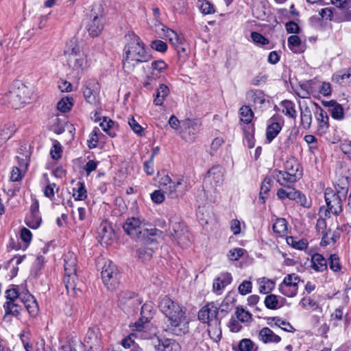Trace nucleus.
<instances>
[{
    "label": "nucleus",
    "instance_id": "obj_1",
    "mask_svg": "<svg viewBox=\"0 0 351 351\" xmlns=\"http://www.w3.org/2000/svg\"><path fill=\"white\" fill-rule=\"evenodd\" d=\"M160 311L167 319L165 330L173 335L182 336L189 330L186 308L170 298L165 296L159 303Z\"/></svg>",
    "mask_w": 351,
    "mask_h": 351
},
{
    "label": "nucleus",
    "instance_id": "obj_2",
    "mask_svg": "<svg viewBox=\"0 0 351 351\" xmlns=\"http://www.w3.org/2000/svg\"><path fill=\"white\" fill-rule=\"evenodd\" d=\"M125 38L127 43L124 47L123 66L125 71L130 73L137 64L148 62L151 56L145 50L141 39L134 32H129Z\"/></svg>",
    "mask_w": 351,
    "mask_h": 351
},
{
    "label": "nucleus",
    "instance_id": "obj_3",
    "mask_svg": "<svg viewBox=\"0 0 351 351\" xmlns=\"http://www.w3.org/2000/svg\"><path fill=\"white\" fill-rule=\"evenodd\" d=\"M64 57L72 74L79 78L90 66L86 56L75 41L70 40L66 43Z\"/></svg>",
    "mask_w": 351,
    "mask_h": 351
},
{
    "label": "nucleus",
    "instance_id": "obj_4",
    "mask_svg": "<svg viewBox=\"0 0 351 351\" xmlns=\"http://www.w3.org/2000/svg\"><path fill=\"white\" fill-rule=\"evenodd\" d=\"M6 301L20 302L25 307L31 317H36L39 311L38 304L34 295L25 291H20L18 288L7 289L5 293Z\"/></svg>",
    "mask_w": 351,
    "mask_h": 351
},
{
    "label": "nucleus",
    "instance_id": "obj_5",
    "mask_svg": "<svg viewBox=\"0 0 351 351\" xmlns=\"http://www.w3.org/2000/svg\"><path fill=\"white\" fill-rule=\"evenodd\" d=\"M125 232L135 239H143L148 235H156L157 230L145 227L144 220L140 217H130L123 224Z\"/></svg>",
    "mask_w": 351,
    "mask_h": 351
},
{
    "label": "nucleus",
    "instance_id": "obj_6",
    "mask_svg": "<svg viewBox=\"0 0 351 351\" xmlns=\"http://www.w3.org/2000/svg\"><path fill=\"white\" fill-rule=\"evenodd\" d=\"M64 283L68 293H69L70 290L75 291L76 289L77 281L78 280L76 274L77 258L75 254L72 252H69L64 256Z\"/></svg>",
    "mask_w": 351,
    "mask_h": 351
},
{
    "label": "nucleus",
    "instance_id": "obj_7",
    "mask_svg": "<svg viewBox=\"0 0 351 351\" xmlns=\"http://www.w3.org/2000/svg\"><path fill=\"white\" fill-rule=\"evenodd\" d=\"M104 9L101 3L93 5L86 23L87 31L92 37L98 36L104 29Z\"/></svg>",
    "mask_w": 351,
    "mask_h": 351
},
{
    "label": "nucleus",
    "instance_id": "obj_8",
    "mask_svg": "<svg viewBox=\"0 0 351 351\" xmlns=\"http://www.w3.org/2000/svg\"><path fill=\"white\" fill-rule=\"evenodd\" d=\"M101 277L108 290L114 291L119 287L121 274L117 266L111 261L105 262L101 271Z\"/></svg>",
    "mask_w": 351,
    "mask_h": 351
},
{
    "label": "nucleus",
    "instance_id": "obj_9",
    "mask_svg": "<svg viewBox=\"0 0 351 351\" xmlns=\"http://www.w3.org/2000/svg\"><path fill=\"white\" fill-rule=\"evenodd\" d=\"M347 190L342 189L341 191L335 192L331 189H326L324 193L325 201L328 211L338 216L343 211V202L345 201Z\"/></svg>",
    "mask_w": 351,
    "mask_h": 351
},
{
    "label": "nucleus",
    "instance_id": "obj_10",
    "mask_svg": "<svg viewBox=\"0 0 351 351\" xmlns=\"http://www.w3.org/2000/svg\"><path fill=\"white\" fill-rule=\"evenodd\" d=\"M31 92L27 86L20 84L17 87H14L5 97L12 108H19L24 104L28 103L30 99Z\"/></svg>",
    "mask_w": 351,
    "mask_h": 351
},
{
    "label": "nucleus",
    "instance_id": "obj_11",
    "mask_svg": "<svg viewBox=\"0 0 351 351\" xmlns=\"http://www.w3.org/2000/svg\"><path fill=\"white\" fill-rule=\"evenodd\" d=\"M153 311L154 306L152 303L144 304L141 307V317L140 320L132 326V330L138 332L141 338L147 339L149 337V335L145 330L147 328L148 322L152 317Z\"/></svg>",
    "mask_w": 351,
    "mask_h": 351
},
{
    "label": "nucleus",
    "instance_id": "obj_12",
    "mask_svg": "<svg viewBox=\"0 0 351 351\" xmlns=\"http://www.w3.org/2000/svg\"><path fill=\"white\" fill-rule=\"evenodd\" d=\"M201 122L198 119H186L181 122V138L186 142H193L197 137L201 127Z\"/></svg>",
    "mask_w": 351,
    "mask_h": 351
},
{
    "label": "nucleus",
    "instance_id": "obj_13",
    "mask_svg": "<svg viewBox=\"0 0 351 351\" xmlns=\"http://www.w3.org/2000/svg\"><path fill=\"white\" fill-rule=\"evenodd\" d=\"M220 306L218 303L211 302L204 305L198 312V319L203 323L217 324L221 321L218 317Z\"/></svg>",
    "mask_w": 351,
    "mask_h": 351
},
{
    "label": "nucleus",
    "instance_id": "obj_14",
    "mask_svg": "<svg viewBox=\"0 0 351 351\" xmlns=\"http://www.w3.org/2000/svg\"><path fill=\"white\" fill-rule=\"evenodd\" d=\"M300 278L295 274L287 275L279 285V291L284 295L293 298L298 293Z\"/></svg>",
    "mask_w": 351,
    "mask_h": 351
},
{
    "label": "nucleus",
    "instance_id": "obj_15",
    "mask_svg": "<svg viewBox=\"0 0 351 351\" xmlns=\"http://www.w3.org/2000/svg\"><path fill=\"white\" fill-rule=\"evenodd\" d=\"M223 180V169L217 165L213 167L207 173L204 180V184L214 189L222 184Z\"/></svg>",
    "mask_w": 351,
    "mask_h": 351
},
{
    "label": "nucleus",
    "instance_id": "obj_16",
    "mask_svg": "<svg viewBox=\"0 0 351 351\" xmlns=\"http://www.w3.org/2000/svg\"><path fill=\"white\" fill-rule=\"evenodd\" d=\"M171 230H170V237L176 240L179 245L182 247L189 245L190 241L189 236L184 228V225L180 222L171 223Z\"/></svg>",
    "mask_w": 351,
    "mask_h": 351
},
{
    "label": "nucleus",
    "instance_id": "obj_17",
    "mask_svg": "<svg viewBox=\"0 0 351 351\" xmlns=\"http://www.w3.org/2000/svg\"><path fill=\"white\" fill-rule=\"evenodd\" d=\"M141 303L138 296L130 291H122L118 297V304L123 310L136 308Z\"/></svg>",
    "mask_w": 351,
    "mask_h": 351
},
{
    "label": "nucleus",
    "instance_id": "obj_18",
    "mask_svg": "<svg viewBox=\"0 0 351 351\" xmlns=\"http://www.w3.org/2000/svg\"><path fill=\"white\" fill-rule=\"evenodd\" d=\"M266 95L261 90H251L247 93V99L254 104L255 108H263L269 106V101L266 99Z\"/></svg>",
    "mask_w": 351,
    "mask_h": 351
},
{
    "label": "nucleus",
    "instance_id": "obj_19",
    "mask_svg": "<svg viewBox=\"0 0 351 351\" xmlns=\"http://www.w3.org/2000/svg\"><path fill=\"white\" fill-rule=\"evenodd\" d=\"M283 121L279 119L277 117L274 116L269 119L266 130V138L269 143H271L280 133Z\"/></svg>",
    "mask_w": 351,
    "mask_h": 351
},
{
    "label": "nucleus",
    "instance_id": "obj_20",
    "mask_svg": "<svg viewBox=\"0 0 351 351\" xmlns=\"http://www.w3.org/2000/svg\"><path fill=\"white\" fill-rule=\"evenodd\" d=\"M258 339L263 343H278L281 341V337L276 334L268 327H263L260 330Z\"/></svg>",
    "mask_w": 351,
    "mask_h": 351
},
{
    "label": "nucleus",
    "instance_id": "obj_21",
    "mask_svg": "<svg viewBox=\"0 0 351 351\" xmlns=\"http://www.w3.org/2000/svg\"><path fill=\"white\" fill-rule=\"evenodd\" d=\"M22 304L20 302L5 301L3 306L5 313L3 319L6 320L9 316L18 317L23 310Z\"/></svg>",
    "mask_w": 351,
    "mask_h": 351
},
{
    "label": "nucleus",
    "instance_id": "obj_22",
    "mask_svg": "<svg viewBox=\"0 0 351 351\" xmlns=\"http://www.w3.org/2000/svg\"><path fill=\"white\" fill-rule=\"evenodd\" d=\"M285 171L291 176V179L299 180L302 176V169L298 162L294 158L289 159L285 164Z\"/></svg>",
    "mask_w": 351,
    "mask_h": 351
},
{
    "label": "nucleus",
    "instance_id": "obj_23",
    "mask_svg": "<svg viewBox=\"0 0 351 351\" xmlns=\"http://www.w3.org/2000/svg\"><path fill=\"white\" fill-rule=\"evenodd\" d=\"M272 176L280 185L288 189H290V186H292L298 180L289 179L291 176L285 170L274 169L272 172Z\"/></svg>",
    "mask_w": 351,
    "mask_h": 351
},
{
    "label": "nucleus",
    "instance_id": "obj_24",
    "mask_svg": "<svg viewBox=\"0 0 351 351\" xmlns=\"http://www.w3.org/2000/svg\"><path fill=\"white\" fill-rule=\"evenodd\" d=\"M157 351H180V344L172 339H158V343L155 344Z\"/></svg>",
    "mask_w": 351,
    "mask_h": 351
},
{
    "label": "nucleus",
    "instance_id": "obj_25",
    "mask_svg": "<svg viewBox=\"0 0 351 351\" xmlns=\"http://www.w3.org/2000/svg\"><path fill=\"white\" fill-rule=\"evenodd\" d=\"M312 269L317 272H323L328 269V261L321 254H314L311 256Z\"/></svg>",
    "mask_w": 351,
    "mask_h": 351
},
{
    "label": "nucleus",
    "instance_id": "obj_26",
    "mask_svg": "<svg viewBox=\"0 0 351 351\" xmlns=\"http://www.w3.org/2000/svg\"><path fill=\"white\" fill-rule=\"evenodd\" d=\"M232 275L228 273H223L213 282V288L214 291H220L232 282Z\"/></svg>",
    "mask_w": 351,
    "mask_h": 351
},
{
    "label": "nucleus",
    "instance_id": "obj_27",
    "mask_svg": "<svg viewBox=\"0 0 351 351\" xmlns=\"http://www.w3.org/2000/svg\"><path fill=\"white\" fill-rule=\"evenodd\" d=\"M162 31L163 32V36L168 40L174 47H178L179 45L182 44L183 39L173 30L163 27Z\"/></svg>",
    "mask_w": 351,
    "mask_h": 351
},
{
    "label": "nucleus",
    "instance_id": "obj_28",
    "mask_svg": "<svg viewBox=\"0 0 351 351\" xmlns=\"http://www.w3.org/2000/svg\"><path fill=\"white\" fill-rule=\"evenodd\" d=\"M99 234L101 238V242L106 245H109L114 237L112 228L107 224L101 226V230Z\"/></svg>",
    "mask_w": 351,
    "mask_h": 351
},
{
    "label": "nucleus",
    "instance_id": "obj_29",
    "mask_svg": "<svg viewBox=\"0 0 351 351\" xmlns=\"http://www.w3.org/2000/svg\"><path fill=\"white\" fill-rule=\"evenodd\" d=\"M183 178L178 177L164 187L162 191L171 198L177 197L176 191L178 187L182 184Z\"/></svg>",
    "mask_w": 351,
    "mask_h": 351
},
{
    "label": "nucleus",
    "instance_id": "obj_30",
    "mask_svg": "<svg viewBox=\"0 0 351 351\" xmlns=\"http://www.w3.org/2000/svg\"><path fill=\"white\" fill-rule=\"evenodd\" d=\"M169 93V89L168 86L163 84H160L156 90L155 99L154 100V104L161 106Z\"/></svg>",
    "mask_w": 351,
    "mask_h": 351
},
{
    "label": "nucleus",
    "instance_id": "obj_31",
    "mask_svg": "<svg viewBox=\"0 0 351 351\" xmlns=\"http://www.w3.org/2000/svg\"><path fill=\"white\" fill-rule=\"evenodd\" d=\"M259 285V292L263 294L270 293L275 287V282L265 277L258 280Z\"/></svg>",
    "mask_w": 351,
    "mask_h": 351
},
{
    "label": "nucleus",
    "instance_id": "obj_32",
    "mask_svg": "<svg viewBox=\"0 0 351 351\" xmlns=\"http://www.w3.org/2000/svg\"><path fill=\"white\" fill-rule=\"evenodd\" d=\"M15 125L12 123H8L3 126L0 130V145L5 143L15 132Z\"/></svg>",
    "mask_w": 351,
    "mask_h": 351
},
{
    "label": "nucleus",
    "instance_id": "obj_33",
    "mask_svg": "<svg viewBox=\"0 0 351 351\" xmlns=\"http://www.w3.org/2000/svg\"><path fill=\"white\" fill-rule=\"evenodd\" d=\"M269 320L271 322H268V324H269L271 327H273V324L271 322H274V326L280 328L282 330L289 332H295V328L290 324V323L287 322L284 320H282L281 318L278 317H274L269 318Z\"/></svg>",
    "mask_w": 351,
    "mask_h": 351
},
{
    "label": "nucleus",
    "instance_id": "obj_34",
    "mask_svg": "<svg viewBox=\"0 0 351 351\" xmlns=\"http://www.w3.org/2000/svg\"><path fill=\"white\" fill-rule=\"evenodd\" d=\"M312 122V113L311 110L306 107L301 110L300 112V125L305 129L308 130L311 128Z\"/></svg>",
    "mask_w": 351,
    "mask_h": 351
},
{
    "label": "nucleus",
    "instance_id": "obj_35",
    "mask_svg": "<svg viewBox=\"0 0 351 351\" xmlns=\"http://www.w3.org/2000/svg\"><path fill=\"white\" fill-rule=\"evenodd\" d=\"M280 104L282 108V112L283 114L290 118L295 119L297 112L295 109V104L291 101L284 100Z\"/></svg>",
    "mask_w": 351,
    "mask_h": 351
},
{
    "label": "nucleus",
    "instance_id": "obj_36",
    "mask_svg": "<svg viewBox=\"0 0 351 351\" xmlns=\"http://www.w3.org/2000/svg\"><path fill=\"white\" fill-rule=\"evenodd\" d=\"M73 196L75 200L82 201L87 197V191L83 182H78L73 189Z\"/></svg>",
    "mask_w": 351,
    "mask_h": 351
},
{
    "label": "nucleus",
    "instance_id": "obj_37",
    "mask_svg": "<svg viewBox=\"0 0 351 351\" xmlns=\"http://www.w3.org/2000/svg\"><path fill=\"white\" fill-rule=\"evenodd\" d=\"M221 321L216 323H211L208 325V332L211 339L217 342L221 338V330L220 328Z\"/></svg>",
    "mask_w": 351,
    "mask_h": 351
},
{
    "label": "nucleus",
    "instance_id": "obj_38",
    "mask_svg": "<svg viewBox=\"0 0 351 351\" xmlns=\"http://www.w3.org/2000/svg\"><path fill=\"white\" fill-rule=\"evenodd\" d=\"M25 224L32 229L38 228L42 222L40 214L29 213L25 220Z\"/></svg>",
    "mask_w": 351,
    "mask_h": 351
},
{
    "label": "nucleus",
    "instance_id": "obj_39",
    "mask_svg": "<svg viewBox=\"0 0 351 351\" xmlns=\"http://www.w3.org/2000/svg\"><path fill=\"white\" fill-rule=\"evenodd\" d=\"M235 315L239 321L243 323H250L252 320V315L245 310L243 306H237Z\"/></svg>",
    "mask_w": 351,
    "mask_h": 351
},
{
    "label": "nucleus",
    "instance_id": "obj_40",
    "mask_svg": "<svg viewBox=\"0 0 351 351\" xmlns=\"http://www.w3.org/2000/svg\"><path fill=\"white\" fill-rule=\"evenodd\" d=\"M286 241L288 245H291L295 249L302 250L307 247L308 242L306 239H298L293 237H287Z\"/></svg>",
    "mask_w": 351,
    "mask_h": 351
},
{
    "label": "nucleus",
    "instance_id": "obj_41",
    "mask_svg": "<svg viewBox=\"0 0 351 351\" xmlns=\"http://www.w3.org/2000/svg\"><path fill=\"white\" fill-rule=\"evenodd\" d=\"M154 252L153 247L143 246L138 249L137 255L142 261H147L152 258Z\"/></svg>",
    "mask_w": 351,
    "mask_h": 351
},
{
    "label": "nucleus",
    "instance_id": "obj_42",
    "mask_svg": "<svg viewBox=\"0 0 351 351\" xmlns=\"http://www.w3.org/2000/svg\"><path fill=\"white\" fill-rule=\"evenodd\" d=\"M115 123L111 119L107 120L106 117H104L103 121L100 123V126L103 130L106 132L110 137H114L117 134L114 130Z\"/></svg>",
    "mask_w": 351,
    "mask_h": 351
},
{
    "label": "nucleus",
    "instance_id": "obj_43",
    "mask_svg": "<svg viewBox=\"0 0 351 351\" xmlns=\"http://www.w3.org/2000/svg\"><path fill=\"white\" fill-rule=\"evenodd\" d=\"M240 119L242 122L245 123H249L251 122L254 113L252 109L247 106H242L240 110Z\"/></svg>",
    "mask_w": 351,
    "mask_h": 351
},
{
    "label": "nucleus",
    "instance_id": "obj_44",
    "mask_svg": "<svg viewBox=\"0 0 351 351\" xmlns=\"http://www.w3.org/2000/svg\"><path fill=\"white\" fill-rule=\"evenodd\" d=\"M73 104V98L66 97L58 102L57 108L62 112H66L71 109Z\"/></svg>",
    "mask_w": 351,
    "mask_h": 351
},
{
    "label": "nucleus",
    "instance_id": "obj_45",
    "mask_svg": "<svg viewBox=\"0 0 351 351\" xmlns=\"http://www.w3.org/2000/svg\"><path fill=\"white\" fill-rule=\"evenodd\" d=\"M273 230L278 234H285L287 230V222L283 218L277 219L273 224Z\"/></svg>",
    "mask_w": 351,
    "mask_h": 351
},
{
    "label": "nucleus",
    "instance_id": "obj_46",
    "mask_svg": "<svg viewBox=\"0 0 351 351\" xmlns=\"http://www.w3.org/2000/svg\"><path fill=\"white\" fill-rule=\"evenodd\" d=\"M301 45V39L296 35L290 36L288 38V46L294 53L300 52L299 47Z\"/></svg>",
    "mask_w": 351,
    "mask_h": 351
},
{
    "label": "nucleus",
    "instance_id": "obj_47",
    "mask_svg": "<svg viewBox=\"0 0 351 351\" xmlns=\"http://www.w3.org/2000/svg\"><path fill=\"white\" fill-rule=\"evenodd\" d=\"M100 130L95 127L89 135V138L87 140L88 145L90 149L95 148L97 146L99 142V135Z\"/></svg>",
    "mask_w": 351,
    "mask_h": 351
},
{
    "label": "nucleus",
    "instance_id": "obj_48",
    "mask_svg": "<svg viewBox=\"0 0 351 351\" xmlns=\"http://www.w3.org/2000/svg\"><path fill=\"white\" fill-rule=\"evenodd\" d=\"M330 269L334 272L340 271L341 269V264L339 256L337 254H331L328 258Z\"/></svg>",
    "mask_w": 351,
    "mask_h": 351
},
{
    "label": "nucleus",
    "instance_id": "obj_49",
    "mask_svg": "<svg viewBox=\"0 0 351 351\" xmlns=\"http://www.w3.org/2000/svg\"><path fill=\"white\" fill-rule=\"evenodd\" d=\"M173 10L179 14L186 12L188 4L186 0H172Z\"/></svg>",
    "mask_w": 351,
    "mask_h": 351
},
{
    "label": "nucleus",
    "instance_id": "obj_50",
    "mask_svg": "<svg viewBox=\"0 0 351 351\" xmlns=\"http://www.w3.org/2000/svg\"><path fill=\"white\" fill-rule=\"evenodd\" d=\"M351 76V68L346 70L339 71L332 76V80L337 83H342L345 79H348Z\"/></svg>",
    "mask_w": 351,
    "mask_h": 351
},
{
    "label": "nucleus",
    "instance_id": "obj_51",
    "mask_svg": "<svg viewBox=\"0 0 351 351\" xmlns=\"http://www.w3.org/2000/svg\"><path fill=\"white\" fill-rule=\"evenodd\" d=\"M199 8L204 14H210L215 12L213 5L206 0L199 1Z\"/></svg>",
    "mask_w": 351,
    "mask_h": 351
},
{
    "label": "nucleus",
    "instance_id": "obj_52",
    "mask_svg": "<svg viewBox=\"0 0 351 351\" xmlns=\"http://www.w3.org/2000/svg\"><path fill=\"white\" fill-rule=\"evenodd\" d=\"M306 143L308 144L311 152L314 153L318 148V141L317 138L311 134L304 136V138Z\"/></svg>",
    "mask_w": 351,
    "mask_h": 351
},
{
    "label": "nucleus",
    "instance_id": "obj_53",
    "mask_svg": "<svg viewBox=\"0 0 351 351\" xmlns=\"http://www.w3.org/2000/svg\"><path fill=\"white\" fill-rule=\"evenodd\" d=\"M265 306L269 309H276L278 307V300L276 295H269L265 298Z\"/></svg>",
    "mask_w": 351,
    "mask_h": 351
},
{
    "label": "nucleus",
    "instance_id": "obj_54",
    "mask_svg": "<svg viewBox=\"0 0 351 351\" xmlns=\"http://www.w3.org/2000/svg\"><path fill=\"white\" fill-rule=\"evenodd\" d=\"M252 283L250 280H244L238 287L239 293L242 295H245L252 292Z\"/></svg>",
    "mask_w": 351,
    "mask_h": 351
},
{
    "label": "nucleus",
    "instance_id": "obj_55",
    "mask_svg": "<svg viewBox=\"0 0 351 351\" xmlns=\"http://www.w3.org/2000/svg\"><path fill=\"white\" fill-rule=\"evenodd\" d=\"M271 182H272L271 178L267 177L263 180L261 186V191H260V197L262 198L263 199H265V197L263 196V195L267 194L268 192L270 191Z\"/></svg>",
    "mask_w": 351,
    "mask_h": 351
},
{
    "label": "nucleus",
    "instance_id": "obj_56",
    "mask_svg": "<svg viewBox=\"0 0 351 351\" xmlns=\"http://www.w3.org/2000/svg\"><path fill=\"white\" fill-rule=\"evenodd\" d=\"M62 152L61 144L56 141L53 145L52 148L50 151L51 158L54 160H58L61 158V154Z\"/></svg>",
    "mask_w": 351,
    "mask_h": 351
},
{
    "label": "nucleus",
    "instance_id": "obj_57",
    "mask_svg": "<svg viewBox=\"0 0 351 351\" xmlns=\"http://www.w3.org/2000/svg\"><path fill=\"white\" fill-rule=\"evenodd\" d=\"M300 305L307 309L315 310L318 307L317 303L311 298H303L300 301Z\"/></svg>",
    "mask_w": 351,
    "mask_h": 351
},
{
    "label": "nucleus",
    "instance_id": "obj_58",
    "mask_svg": "<svg viewBox=\"0 0 351 351\" xmlns=\"http://www.w3.org/2000/svg\"><path fill=\"white\" fill-rule=\"evenodd\" d=\"M317 119L320 123L321 126L326 125L328 120V117L326 112L322 108L318 107L317 108Z\"/></svg>",
    "mask_w": 351,
    "mask_h": 351
},
{
    "label": "nucleus",
    "instance_id": "obj_59",
    "mask_svg": "<svg viewBox=\"0 0 351 351\" xmlns=\"http://www.w3.org/2000/svg\"><path fill=\"white\" fill-rule=\"evenodd\" d=\"M251 38L255 43L261 45H265L269 43V40L267 38L256 32H252L251 33Z\"/></svg>",
    "mask_w": 351,
    "mask_h": 351
},
{
    "label": "nucleus",
    "instance_id": "obj_60",
    "mask_svg": "<svg viewBox=\"0 0 351 351\" xmlns=\"http://www.w3.org/2000/svg\"><path fill=\"white\" fill-rule=\"evenodd\" d=\"M254 347V343L250 339H243L239 343V350L240 351H252Z\"/></svg>",
    "mask_w": 351,
    "mask_h": 351
},
{
    "label": "nucleus",
    "instance_id": "obj_61",
    "mask_svg": "<svg viewBox=\"0 0 351 351\" xmlns=\"http://www.w3.org/2000/svg\"><path fill=\"white\" fill-rule=\"evenodd\" d=\"M331 117L335 119H342L343 117V108L340 104H336L331 109Z\"/></svg>",
    "mask_w": 351,
    "mask_h": 351
},
{
    "label": "nucleus",
    "instance_id": "obj_62",
    "mask_svg": "<svg viewBox=\"0 0 351 351\" xmlns=\"http://www.w3.org/2000/svg\"><path fill=\"white\" fill-rule=\"evenodd\" d=\"M151 47L153 49L162 53L165 52L167 49L166 43L160 40H154L151 44Z\"/></svg>",
    "mask_w": 351,
    "mask_h": 351
},
{
    "label": "nucleus",
    "instance_id": "obj_63",
    "mask_svg": "<svg viewBox=\"0 0 351 351\" xmlns=\"http://www.w3.org/2000/svg\"><path fill=\"white\" fill-rule=\"evenodd\" d=\"M164 192L162 190H156L151 194V199L155 204H161L165 200Z\"/></svg>",
    "mask_w": 351,
    "mask_h": 351
},
{
    "label": "nucleus",
    "instance_id": "obj_64",
    "mask_svg": "<svg viewBox=\"0 0 351 351\" xmlns=\"http://www.w3.org/2000/svg\"><path fill=\"white\" fill-rule=\"evenodd\" d=\"M340 149L347 156L348 158L351 160V141L344 140L342 141Z\"/></svg>",
    "mask_w": 351,
    "mask_h": 351
}]
</instances>
